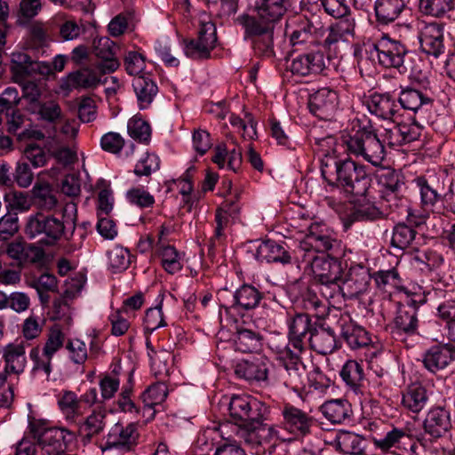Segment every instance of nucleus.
Wrapping results in <instances>:
<instances>
[{"label":"nucleus","instance_id":"1","mask_svg":"<svg viewBox=\"0 0 455 455\" xmlns=\"http://www.w3.org/2000/svg\"><path fill=\"white\" fill-rule=\"evenodd\" d=\"M331 136L322 139L315 138L322 155L321 173L323 179L332 186H336L347 196H362L368 193L371 177L364 165L356 163L350 157L339 160L331 155L330 148L334 144Z\"/></svg>","mask_w":455,"mask_h":455},{"label":"nucleus","instance_id":"2","mask_svg":"<svg viewBox=\"0 0 455 455\" xmlns=\"http://www.w3.org/2000/svg\"><path fill=\"white\" fill-rule=\"evenodd\" d=\"M77 208L73 202L67 203L61 211V217L37 212L28 218L25 233L30 239L43 235L41 243L44 245H55L61 238L68 241L65 247L67 252L71 253L82 246L85 232L79 234L80 241H75L76 228Z\"/></svg>","mask_w":455,"mask_h":455},{"label":"nucleus","instance_id":"3","mask_svg":"<svg viewBox=\"0 0 455 455\" xmlns=\"http://www.w3.org/2000/svg\"><path fill=\"white\" fill-rule=\"evenodd\" d=\"M229 416L238 426L237 435L249 445H260L266 441V429L270 407L248 395H235L228 403Z\"/></svg>","mask_w":455,"mask_h":455},{"label":"nucleus","instance_id":"4","mask_svg":"<svg viewBox=\"0 0 455 455\" xmlns=\"http://www.w3.org/2000/svg\"><path fill=\"white\" fill-rule=\"evenodd\" d=\"M341 144L348 156L363 159L373 166H379L386 156L383 142L373 127L358 118H355L342 133Z\"/></svg>","mask_w":455,"mask_h":455},{"label":"nucleus","instance_id":"5","mask_svg":"<svg viewBox=\"0 0 455 455\" xmlns=\"http://www.w3.org/2000/svg\"><path fill=\"white\" fill-rule=\"evenodd\" d=\"M280 424H267L266 441L293 442L312 433L315 420L308 412L291 404L284 403L281 408Z\"/></svg>","mask_w":455,"mask_h":455},{"label":"nucleus","instance_id":"6","mask_svg":"<svg viewBox=\"0 0 455 455\" xmlns=\"http://www.w3.org/2000/svg\"><path fill=\"white\" fill-rule=\"evenodd\" d=\"M235 23L243 31V39L250 41L256 54L271 58L275 55L273 39L276 26L261 13H242L235 19Z\"/></svg>","mask_w":455,"mask_h":455},{"label":"nucleus","instance_id":"7","mask_svg":"<svg viewBox=\"0 0 455 455\" xmlns=\"http://www.w3.org/2000/svg\"><path fill=\"white\" fill-rule=\"evenodd\" d=\"M409 51L406 45L400 40L391 38L388 35H383L376 43L365 50L366 57L358 60L360 68L364 66L369 58H377L380 66L385 68H395L400 74L408 71L406 67V56Z\"/></svg>","mask_w":455,"mask_h":455},{"label":"nucleus","instance_id":"8","mask_svg":"<svg viewBox=\"0 0 455 455\" xmlns=\"http://www.w3.org/2000/svg\"><path fill=\"white\" fill-rule=\"evenodd\" d=\"M340 241L337 239L335 232L325 224L313 222L308 227V232L300 241L298 248V258L301 261L308 260L309 258H319L324 253L339 254Z\"/></svg>","mask_w":455,"mask_h":455},{"label":"nucleus","instance_id":"9","mask_svg":"<svg viewBox=\"0 0 455 455\" xmlns=\"http://www.w3.org/2000/svg\"><path fill=\"white\" fill-rule=\"evenodd\" d=\"M331 257L309 258L302 261L306 267H309L315 281L320 284V292L326 299L335 297L340 293L343 267L338 260V254Z\"/></svg>","mask_w":455,"mask_h":455},{"label":"nucleus","instance_id":"10","mask_svg":"<svg viewBox=\"0 0 455 455\" xmlns=\"http://www.w3.org/2000/svg\"><path fill=\"white\" fill-rule=\"evenodd\" d=\"M271 348L275 351L280 362L278 378L280 383L295 393L300 392L305 384V365L300 360L299 354L291 350L289 344L272 343Z\"/></svg>","mask_w":455,"mask_h":455},{"label":"nucleus","instance_id":"11","mask_svg":"<svg viewBox=\"0 0 455 455\" xmlns=\"http://www.w3.org/2000/svg\"><path fill=\"white\" fill-rule=\"evenodd\" d=\"M65 341L66 336L60 326L54 325L50 328L43 347H35L29 352V357L34 363L33 370L44 371L49 376L52 371V361L64 347Z\"/></svg>","mask_w":455,"mask_h":455},{"label":"nucleus","instance_id":"12","mask_svg":"<svg viewBox=\"0 0 455 455\" xmlns=\"http://www.w3.org/2000/svg\"><path fill=\"white\" fill-rule=\"evenodd\" d=\"M140 434L139 425L130 422L126 425L117 422L114 424L106 435V441L100 445V450L105 452L111 450L122 453L134 451L140 443Z\"/></svg>","mask_w":455,"mask_h":455},{"label":"nucleus","instance_id":"13","mask_svg":"<svg viewBox=\"0 0 455 455\" xmlns=\"http://www.w3.org/2000/svg\"><path fill=\"white\" fill-rule=\"evenodd\" d=\"M32 432L37 438L42 449L48 455H60L68 445L76 440V435L65 427L36 428Z\"/></svg>","mask_w":455,"mask_h":455},{"label":"nucleus","instance_id":"14","mask_svg":"<svg viewBox=\"0 0 455 455\" xmlns=\"http://www.w3.org/2000/svg\"><path fill=\"white\" fill-rule=\"evenodd\" d=\"M324 55L319 49L299 53L291 59L287 71L298 78L315 76L325 68Z\"/></svg>","mask_w":455,"mask_h":455},{"label":"nucleus","instance_id":"15","mask_svg":"<svg viewBox=\"0 0 455 455\" xmlns=\"http://www.w3.org/2000/svg\"><path fill=\"white\" fill-rule=\"evenodd\" d=\"M425 299L419 300L411 299L409 307H399L391 327V333L402 342H406L408 338L418 334L417 304H423Z\"/></svg>","mask_w":455,"mask_h":455},{"label":"nucleus","instance_id":"16","mask_svg":"<svg viewBox=\"0 0 455 455\" xmlns=\"http://www.w3.org/2000/svg\"><path fill=\"white\" fill-rule=\"evenodd\" d=\"M339 107L338 92L331 88L323 87L312 93L308 100L311 114L322 120H331Z\"/></svg>","mask_w":455,"mask_h":455},{"label":"nucleus","instance_id":"17","mask_svg":"<svg viewBox=\"0 0 455 455\" xmlns=\"http://www.w3.org/2000/svg\"><path fill=\"white\" fill-rule=\"evenodd\" d=\"M373 444L382 451H395L410 453L416 452L417 443L407 430L393 427L385 435L373 438Z\"/></svg>","mask_w":455,"mask_h":455},{"label":"nucleus","instance_id":"18","mask_svg":"<svg viewBox=\"0 0 455 455\" xmlns=\"http://www.w3.org/2000/svg\"><path fill=\"white\" fill-rule=\"evenodd\" d=\"M371 276L368 267L361 264L351 266L346 277L340 283V293L343 297L354 298L365 292Z\"/></svg>","mask_w":455,"mask_h":455},{"label":"nucleus","instance_id":"19","mask_svg":"<svg viewBox=\"0 0 455 455\" xmlns=\"http://www.w3.org/2000/svg\"><path fill=\"white\" fill-rule=\"evenodd\" d=\"M420 50L435 58L444 52L443 27L436 22L425 24L418 35Z\"/></svg>","mask_w":455,"mask_h":455},{"label":"nucleus","instance_id":"20","mask_svg":"<svg viewBox=\"0 0 455 455\" xmlns=\"http://www.w3.org/2000/svg\"><path fill=\"white\" fill-rule=\"evenodd\" d=\"M106 73H101L98 65L94 68H84L77 71L69 73L66 77L61 80L60 88L62 91L71 92L74 89H90L95 88L101 83V76Z\"/></svg>","mask_w":455,"mask_h":455},{"label":"nucleus","instance_id":"21","mask_svg":"<svg viewBox=\"0 0 455 455\" xmlns=\"http://www.w3.org/2000/svg\"><path fill=\"white\" fill-rule=\"evenodd\" d=\"M269 364L270 362L266 356L256 355L238 362L235 366V374L247 381H264L267 379Z\"/></svg>","mask_w":455,"mask_h":455},{"label":"nucleus","instance_id":"22","mask_svg":"<svg viewBox=\"0 0 455 455\" xmlns=\"http://www.w3.org/2000/svg\"><path fill=\"white\" fill-rule=\"evenodd\" d=\"M290 44L294 51L317 48V28L307 19L299 20L289 35Z\"/></svg>","mask_w":455,"mask_h":455},{"label":"nucleus","instance_id":"23","mask_svg":"<svg viewBox=\"0 0 455 455\" xmlns=\"http://www.w3.org/2000/svg\"><path fill=\"white\" fill-rule=\"evenodd\" d=\"M364 104L371 115L385 121H395L399 111L395 99L389 93H371L366 97Z\"/></svg>","mask_w":455,"mask_h":455},{"label":"nucleus","instance_id":"24","mask_svg":"<svg viewBox=\"0 0 455 455\" xmlns=\"http://www.w3.org/2000/svg\"><path fill=\"white\" fill-rule=\"evenodd\" d=\"M6 253L12 259L23 264L42 263L45 258L44 250L41 246L19 240L8 243Z\"/></svg>","mask_w":455,"mask_h":455},{"label":"nucleus","instance_id":"25","mask_svg":"<svg viewBox=\"0 0 455 455\" xmlns=\"http://www.w3.org/2000/svg\"><path fill=\"white\" fill-rule=\"evenodd\" d=\"M289 328V344H291L296 352H302L305 347L304 339L314 331L311 319L307 314H295L287 319Z\"/></svg>","mask_w":455,"mask_h":455},{"label":"nucleus","instance_id":"26","mask_svg":"<svg viewBox=\"0 0 455 455\" xmlns=\"http://www.w3.org/2000/svg\"><path fill=\"white\" fill-rule=\"evenodd\" d=\"M262 299V292L255 286L245 283L233 292L231 304L227 309L238 313L250 311L256 308Z\"/></svg>","mask_w":455,"mask_h":455},{"label":"nucleus","instance_id":"27","mask_svg":"<svg viewBox=\"0 0 455 455\" xmlns=\"http://www.w3.org/2000/svg\"><path fill=\"white\" fill-rule=\"evenodd\" d=\"M417 8L424 16L455 23V0H417Z\"/></svg>","mask_w":455,"mask_h":455},{"label":"nucleus","instance_id":"28","mask_svg":"<svg viewBox=\"0 0 455 455\" xmlns=\"http://www.w3.org/2000/svg\"><path fill=\"white\" fill-rule=\"evenodd\" d=\"M354 204L352 212L344 219L345 228L347 229L355 221L373 220L379 218L382 212L367 196V193L362 196H353L350 199Z\"/></svg>","mask_w":455,"mask_h":455},{"label":"nucleus","instance_id":"29","mask_svg":"<svg viewBox=\"0 0 455 455\" xmlns=\"http://www.w3.org/2000/svg\"><path fill=\"white\" fill-rule=\"evenodd\" d=\"M340 335L352 349L367 347L371 342L370 334L362 326L352 321L348 316L339 320Z\"/></svg>","mask_w":455,"mask_h":455},{"label":"nucleus","instance_id":"30","mask_svg":"<svg viewBox=\"0 0 455 455\" xmlns=\"http://www.w3.org/2000/svg\"><path fill=\"white\" fill-rule=\"evenodd\" d=\"M424 430L433 438H441L451 427L450 412L443 407H435L427 412L424 423Z\"/></svg>","mask_w":455,"mask_h":455},{"label":"nucleus","instance_id":"31","mask_svg":"<svg viewBox=\"0 0 455 455\" xmlns=\"http://www.w3.org/2000/svg\"><path fill=\"white\" fill-rule=\"evenodd\" d=\"M455 359L454 349L445 344L434 345L425 351L423 364L431 372L446 368Z\"/></svg>","mask_w":455,"mask_h":455},{"label":"nucleus","instance_id":"32","mask_svg":"<svg viewBox=\"0 0 455 455\" xmlns=\"http://www.w3.org/2000/svg\"><path fill=\"white\" fill-rule=\"evenodd\" d=\"M248 6L257 13H261L263 18L269 19L275 24H278L291 4L290 0H246Z\"/></svg>","mask_w":455,"mask_h":455},{"label":"nucleus","instance_id":"33","mask_svg":"<svg viewBox=\"0 0 455 455\" xmlns=\"http://www.w3.org/2000/svg\"><path fill=\"white\" fill-rule=\"evenodd\" d=\"M1 354L4 362V370L16 376L18 381V377L24 372L27 365L25 347L20 343H9L1 348Z\"/></svg>","mask_w":455,"mask_h":455},{"label":"nucleus","instance_id":"34","mask_svg":"<svg viewBox=\"0 0 455 455\" xmlns=\"http://www.w3.org/2000/svg\"><path fill=\"white\" fill-rule=\"evenodd\" d=\"M115 44L108 37L100 38L94 45V53L100 59L96 64L101 73H112L119 67L118 60L115 58Z\"/></svg>","mask_w":455,"mask_h":455},{"label":"nucleus","instance_id":"35","mask_svg":"<svg viewBox=\"0 0 455 455\" xmlns=\"http://www.w3.org/2000/svg\"><path fill=\"white\" fill-rule=\"evenodd\" d=\"M435 178L418 177L413 180V183L419 190L420 204L424 211L434 212L438 202L443 196L438 191V188L434 185Z\"/></svg>","mask_w":455,"mask_h":455},{"label":"nucleus","instance_id":"36","mask_svg":"<svg viewBox=\"0 0 455 455\" xmlns=\"http://www.w3.org/2000/svg\"><path fill=\"white\" fill-rule=\"evenodd\" d=\"M132 88L140 109L148 108L157 95L158 87L149 76H139L132 79Z\"/></svg>","mask_w":455,"mask_h":455},{"label":"nucleus","instance_id":"37","mask_svg":"<svg viewBox=\"0 0 455 455\" xmlns=\"http://www.w3.org/2000/svg\"><path fill=\"white\" fill-rule=\"evenodd\" d=\"M256 257L260 261L280 262L283 265L291 262V257L286 249L274 240L263 241L256 251Z\"/></svg>","mask_w":455,"mask_h":455},{"label":"nucleus","instance_id":"38","mask_svg":"<svg viewBox=\"0 0 455 455\" xmlns=\"http://www.w3.org/2000/svg\"><path fill=\"white\" fill-rule=\"evenodd\" d=\"M167 395L168 388L164 379L149 386L141 395V399L144 403L142 408L143 416L148 412V418H154L156 413L155 406L164 402Z\"/></svg>","mask_w":455,"mask_h":455},{"label":"nucleus","instance_id":"39","mask_svg":"<svg viewBox=\"0 0 455 455\" xmlns=\"http://www.w3.org/2000/svg\"><path fill=\"white\" fill-rule=\"evenodd\" d=\"M320 411L332 424H341L352 415L351 404L345 399L326 401L321 405Z\"/></svg>","mask_w":455,"mask_h":455},{"label":"nucleus","instance_id":"40","mask_svg":"<svg viewBox=\"0 0 455 455\" xmlns=\"http://www.w3.org/2000/svg\"><path fill=\"white\" fill-rule=\"evenodd\" d=\"M398 100L404 109L414 113L427 110L432 105V99L427 93L410 87L401 91Z\"/></svg>","mask_w":455,"mask_h":455},{"label":"nucleus","instance_id":"41","mask_svg":"<svg viewBox=\"0 0 455 455\" xmlns=\"http://www.w3.org/2000/svg\"><path fill=\"white\" fill-rule=\"evenodd\" d=\"M405 0H376L374 11L377 21L388 24L395 21L405 8Z\"/></svg>","mask_w":455,"mask_h":455},{"label":"nucleus","instance_id":"42","mask_svg":"<svg viewBox=\"0 0 455 455\" xmlns=\"http://www.w3.org/2000/svg\"><path fill=\"white\" fill-rule=\"evenodd\" d=\"M339 375L347 387L356 395L362 394L364 373L361 363L355 360H348L342 366Z\"/></svg>","mask_w":455,"mask_h":455},{"label":"nucleus","instance_id":"43","mask_svg":"<svg viewBox=\"0 0 455 455\" xmlns=\"http://www.w3.org/2000/svg\"><path fill=\"white\" fill-rule=\"evenodd\" d=\"M308 340L312 349L320 355H329L337 347L336 336L331 328L315 329Z\"/></svg>","mask_w":455,"mask_h":455},{"label":"nucleus","instance_id":"44","mask_svg":"<svg viewBox=\"0 0 455 455\" xmlns=\"http://www.w3.org/2000/svg\"><path fill=\"white\" fill-rule=\"evenodd\" d=\"M212 160L220 168H225L236 172L242 165V152L238 148L228 151L225 144L217 145Z\"/></svg>","mask_w":455,"mask_h":455},{"label":"nucleus","instance_id":"45","mask_svg":"<svg viewBox=\"0 0 455 455\" xmlns=\"http://www.w3.org/2000/svg\"><path fill=\"white\" fill-rule=\"evenodd\" d=\"M427 401L425 387L419 383H413L403 392L402 404L409 411L418 413L425 407Z\"/></svg>","mask_w":455,"mask_h":455},{"label":"nucleus","instance_id":"46","mask_svg":"<svg viewBox=\"0 0 455 455\" xmlns=\"http://www.w3.org/2000/svg\"><path fill=\"white\" fill-rule=\"evenodd\" d=\"M336 442L339 449L349 455H362L366 447L364 438L349 431L339 432L336 436Z\"/></svg>","mask_w":455,"mask_h":455},{"label":"nucleus","instance_id":"47","mask_svg":"<svg viewBox=\"0 0 455 455\" xmlns=\"http://www.w3.org/2000/svg\"><path fill=\"white\" fill-rule=\"evenodd\" d=\"M5 116L7 117L8 132L17 135L20 140L25 138H43V133L41 132L28 129L21 130L25 117L17 108L6 111Z\"/></svg>","mask_w":455,"mask_h":455},{"label":"nucleus","instance_id":"48","mask_svg":"<svg viewBox=\"0 0 455 455\" xmlns=\"http://www.w3.org/2000/svg\"><path fill=\"white\" fill-rule=\"evenodd\" d=\"M108 267L112 273H121L132 262V254L127 248L115 245L107 251Z\"/></svg>","mask_w":455,"mask_h":455},{"label":"nucleus","instance_id":"49","mask_svg":"<svg viewBox=\"0 0 455 455\" xmlns=\"http://www.w3.org/2000/svg\"><path fill=\"white\" fill-rule=\"evenodd\" d=\"M417 232L413 228L404 223H398L393 228L391 245L395 249L403 251L412 247Z\"/></svg>","mask_w":455,"mask_h":455},{"label":"nucleus","instance_id":"50","mask_svg":"<svg viewBox=\"0 0 455 455\" xmlns=\"http://www.w3.org/2000/svg\"><path fill=\"white\" fill-rule=\"evenodd\" d=\"M233 342L236 351L251 353L259 347L260 337L251 330L240 329L235 332Z\"/></svg>","mask_w":455,"mask_h":455},{"label":"nucleus","instance_id":"51","mask_svg":"<svg viewBox=\"0 0 455 455\" xmlns=\"http://www.w3.org/2000/svg\"><path fill=\"white\" fill-rule=\"evenodd\" d=\"M35 204L41 210L51 211L57 205V199L48 184L36 183L33 188Z\"/></svg>","mask_w":455,"mask_h":455},{"label":"nucleus","instance_id":"52","mask_svg":"<svg viewBox=\"0 0 455 455\" xmlns=\"http://www.w3.org/2000/svg\"><path fill=\"white\" fill-rule=\"evenodd\" d=\"M157 251L161 256L162 266L167 273L173 275L182 269L181 258L173 246L163 245Z\"/></svg>","mask_w":455,"mask_h":455},{"label":"nucleus","instance_id":"53","mask_svg":"<svg viewBox=\"0 0 455 455\" xmlns=\"http://www.w3.org/2000/svg\"><path fill=\"white\" fill-rule=\"evenodd\" d=\"M58 405L68 421H75L79 415V400L72 391H64L58 399Z\"/></svg>","mask_w":455,"mask_h":455},{"label":"nucleus","instance_id":"54","mask_svg":"<svg viewBox=\"0 0 455 455\" xmlns=\"http://www.w3.org/2000/svg\"><path fill=\"white\" fill-rule=\"evenodd\" d=\"M15 82L18 83L22 90V97L27 101V110L29 111L38 102L41 97L42 92L38 84L31 80H28L24 76L15 78Z\"/></svg>","mask_w":455,"mask_h":455},{"label":"nucleus","instance_id":"55","mask_svg":"<svg viewBox=\"0 0 455 455\" xmlns=\"http://www.w3.org/2000/svg\"><path fill=\"white\" fill-rule=\"evenodd\" d=\"M373 278L378 288L387 292H392V290L399 289L402 281L396 269L380 270L374 274Z\"/></svg>","mask_w":455,"mask_h":455},{"label":"nucleus","instance_id":"56","mask_svg":"<svg viewBox=\"0 0 455 455\" xmlns=\"http://www.w3.org/2000/svg\"><path fill=\"white\" fill-rule=\"evenodd\" d=\"M230 124L242 132V136L244 140H254L257 138V122L254 120L251 114H245L244 119L231 115L229 117Z\"/></svg>","mask_w":455,"mask_h":455},{"label":"nucleus","instance_id":"57","mask_svg":"<svg viewBox=\"0 0 455 455\" xmlns=\"http://www.w3.org/2000/svg\"><path fill=\"white\" fill-rule=\"evenodd\" d=\"M216 226L214 234L209 241V251H213L218 245L221 244L226 239L225 228L229 222L228 214L221 209H217L215 213Z\"/></svg>","mask_w":455,"mask_h":455},{"label":"nucleus","instance_id":"58","mask_svg":"<svg viewBox=\"0 0 455 455\" xmlns=\"http://www.w3.org/2000/svg\"><path fill=\"white\" fill-rule=\"evenodd\" d=\"M31 114L39 115L42 120L54 123L61 116V108L60 105L54 101L38 102L33 108L28 111Z\"/></svg>","mask_w":455,"mask_h":455},{"label":"nucleus","instance_id":"59","mask_svg":"<svg viewBox=\"0 0 455 455\" xmlns=\"http://www.w3.org/2000/svg\"><path fill=\"white\" fill-rule=\"evenodd\" d=\"M129 135L140 142H148L150 139L151 129L149 124L138 116H132L127 124Z\"/></svg>","mask_w":455,"mask_h":455},{"label":"nucleus","instance_id":"60","mask_svg":"<svg viewBox=\"0 0 455 455\" xmlns=\"http://www.w3.org/2000/svg\"><path fill=\"white\" fill-rule=\"evenodd\" d=\"M423 131V126L416 120L411 123H401L396 125L395 133L401 136L402 145L417 140Z\"/></svg>","mask_w":455,"mask_h":455},{"label":"nucleus","instance_id":"61","mask_svg":"<svg viewBox=\"0 0 455 455\" xmlns=\"http://www.w3.org/2000/svg\"><path fill=\"white\" fill-rule=\"evenodd\" d=\"M160 168V159L153 153H146L136 164L134 173L138 177H148Z\"/></svg>","mask_w":455,"mask_h":455},{"label":"nucleus","instance_id":"62","mask_svg":"<svg viewBox=\"0 0 455 455\" xmlns=\"http://www.w3.org/2000/svg\"><path fill=\"white\" fill-rule=\"evenodd\" d=\"M166 325L162 309V303L146 311L144 317V328L148 333Z\"/></svg>","mask_w":455,"mask_h":455},{"label":"nucleus","instance_id":"63","mask_svg":"<svg viewBox=\"0 0 455 455\" xmlns=\"http://www.w3.org/2000/svg\"><path fill=\"white\" fill-rule=\"evenodd\" d=\"M105 413L101 411H93L90 414L81 427V431L84 432L86 436L91 438L99 435L105 427Z\"/></svg>","mask_w":455,"mask_h":455},{"label":"nucleus","instance_id":"64","mask_svg":"<svg viewBox=\"0 0 455 455\" xmlns=\"http://www.w3.org/2000/svg\"><path fill=\"white\" fill-rule=\"evenodd\" d=\"M66 349L69 359L76 364H84L89 357L86 344L79 339H68Z\"/></svg>","mask_w":455,"mask_h":455}]
</instances>
